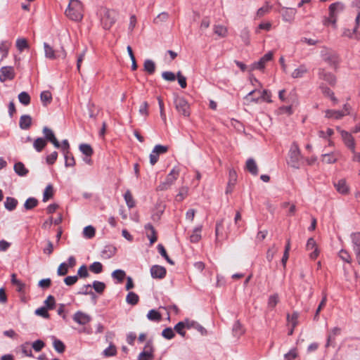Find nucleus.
Here are the masks:
<instances>
[{
  "label": "nucleus",
  "instance_id": "obj_1",
  "mask_svg": "<svg viewBox=\"0 0 360 360\" xmlns=\"http://www.w3.org/2000/svg\"><path fill=\"white\" fill-rule=\"evenodd\" d=\"M65 13L72 20H81L83 18L82 4L78 0H70Z\"/></svg>",
  "mask_w": 360,
  "mask_h": 360
},
{
  "label": "nucleus",
  "instance_id": "obj_2",
  "mask_svg": "<svg viewBox=\"0 0 360 360\" xmlns=\"http://www.w3.org/2000/svg\"><path fill=\"white\" fill-rule=\"evenodd\" d=\"M322 60L326 62L330 67L337 69L340 63V58L338 54L332 49L323 46L320 52Z\"/></svg>",
  "mask_w": 360,
  "mask_h": 360
},
{
  "label": "nucleus",
  "instance_id": "obj_3",
  "mask_svg": "<svg viewBox=\"0 0 360 360\" xmlns=\"http://www.w3.org/2000/svg\"><path fill=\"white\" fill-rule=\"evenodd\" d=\"M116 12L113 10L103 8L101 11V23L105 30H109L116 20Z\"/></svg>",
  "mask_w": 360,
  "mask_h": 360
},
{
  "label": "nucleus",
  "instance_id": "obj_4",
  "mask_svg": "<svg viewBox=\"0 0 360 360\" xmlns=\"http://www.w3.org/2000/svg\"><path fill=\"white\" fill-rule=\"evenodd\" d=\"M271 93L268 90L264 89L260 92L255 89L249 92L245 99L248 102L258 103L262 99L268 103H271Z\"/></svg>",
  "mask_w": 360,
  "mask_h": 360
},
{
  "label": "nucleus",
  "instance_id": "obj_5",
  "mask_svg": "<svg viewBox=\"0 0 360 360\" xmlns=\"http://www.w3.org/2000/svg\"><path fill=\"white\" fill-rule=\"evenodd\" d=\"M302 155L297 143L293 142L289 150L288 164L294 168L298 169L300 166V162L302 159Z\"/></svg>",
  "mask_w": 360,
  "mask_h": 360
},
{
  "label": "nucleus",
  "instance_id": "obj_6",
  "mask_svg": "<svg viewBox=\"0 0 360 360\" xmlns=\"http://www.w3.org/2000/svg\"><path fill=\"white\" fill-rule=\"evenodd\" d=\"M344 8V4L339 1L330 4L329 6V16L326 20L325 23H331L335 25L337 21L338 15L341 13Z\"/></svg>",
  "mask_w": 360,
  "mask_h": 360
},
{
  "label": "nucleus",
  "instance_id": "obj_7",
  "mask_svg": "<svg viewBox=\"0 0 360 360\" xmlns=\"http://www.w3.org/2000/svg\"><path fill=\"white\" fill-rule=\"evenodd\" d=\"M174 105L180 114L185 117L190 115L189 105L184 98L176 96L174 99Z\"/></svg>",
  "mask_w": 360,
  "mask_h": 360
},
{
  "label": "nucleus",
  "instance_id": "obj_8",
  "mask_svg": "<svg viewBox=\"0 0 360 360\" xmlns=\"http://www.w3.org/2000/svg\"><path fill=\"white\" fill-rule=\"evenodd\" d=\"M179 174V173L177 169L174 168L172 169L167 176L165 180L159 185L158 189L160 191L167 190L177 179Z\"/></svg>",
  "mask_w": 360,
  "mask_h": 360
},
{
  "label": "nucleus",
  "instance_id": "obj_9",
  "mask_svg": "<svg viewBox=\"0 0 360 360\" xmlns=\"http://www.w3.org/2000/svg\"><path fill=\"white\" fill-rule=\"evenodd\" d=\"M317 74L320 79L326 81L331 86H334L335 84V76L331 72L327 71L326 69L322 68H319Z\"/></svg>",
  "mask_w": 360,
  "mask_h": 360
},
{
  "label": "nucleus",
  "instance_id": "obj_10",
  "mask_svg": "<svg viewBox=\"0 0 360 360\" xmlns=\"http://www.w3.org/2000/svg\"><path fill=\"white\" fill-rule=\"evenodd\" d=\"M42 132L44 136V139L46 140V142L49 141L54 146V147H56V148H60V143L56 139L55 134L52 129H51L48 127H44L43 128Z\"/></svg>",
  "mask_w": 360,
  "mask_h": 360
},
{
  "label": "nucleus",
  "instance_id": "obj_11",
  "mask_svg": "<svg viewBox=\"0 0 360 360\" xmlns=\"http://www.w3.org/2000/svg\"><path fill=\"white\" fill-rule=\"evenodd\" d=\"M351 239L353 250L356 255L358 264H360V232L352 233Z\"/></svg>",
  "mask_w": 360,
  "mask_h": 360
},
{
  "label": "nucleus",
  "instance_id": "obj_12",
  "mask_svg": "<svg viewBox=\"0 0 360 360\" xmlns=\"http://www.w3.org/2000/svg\"><path fill=\"white\" fill-rule=\"evenodd\" d=\"M340 134L345 146L349 148L352 153H354L356 144L354 137L350 133L344 130H342Z\"/></svg>",
  "mask_w": 360,
  "mask_h": 360
},
{
  "label": "nucleus",
  "instance_id": "obj_13",
  "mask_svg": "<svg viewBox=\"0 0 360 360\" xmlns=\"http://www.w3.org/2000/svg\"><path fill=\"white\" fill-rule=\"evenodd\" d=\"M150 275L153 278L162 279L166 276V269L160 265H153L150 268Z\"/></svg>",
  "mask_w": 360,
  "mask_h": 360
},
{
  "label": "nucleus",
  "instance_id": "obj_14",
  "mask_svg": "<svg viewBox=\"0 0 360 360\" xmlns=\"http://www.w3.org/2000/svg\"><path fill=\"white\" fill-rule=\"evenodd\" d=\"M0 80L4 82L6 79H13L15 74L13 68L11 66L2 67L0 70Z\"/></svg>",
  "mask_w": 360,
  "mask_h": 360
},
{
  "label": "nucleus",
  "instance_id": "obj_15",
  "mask_svg": "<svg viewBox=\"0 0 360 360\" xmlns=\"http://www.w3.org/2000/svg\"><path fill=\"white\" fill-rule=\"evenodd\" d=\"M281 12L283 20L290 22L294 20L297 10L292 8H283Z\"/></svg>",
  "mask_w": 360,
  "mask_h": 360
},
{
  "label": "nucleus",
  "instance_id": "obj_16",
  "mask_svg": "<svg viewBox=\"0 0 360 360\" xmlns=\"http://www.w3.org/2000/svg\"><path fill=\"white\" fill-rule=\"evenodd\" d=\"M73 320L79 325H85L91 321V317L87 314L78 311L74 314Z\"/></svg>",
  "mask_w": 360,
  "mask_h": 360
},
{
  "label": "nucleus",
  "instance_id": "obj_17",
  "mask_svg": "<svg viewBox=\"0 0 360 360\" xmlns=\"http://www.w3.org/2000/svg\"><path fill=\"white\" fill-rule=\"evenodd\" d=\"M272 58H273V53L271 51L266 53L257 62H256L253 64V68L257 69V70L264 69L266 63L271 60Z\"/></svg>",
  "mask_w": 360,
  "mask_h": 360
},
{
  "label": "nucleus",
  "instance_id": "obj_18",
  "mask_svg": "<svg viewBox=\"0 0 360 360\" xmlns=\"http://www.w3.org/2000/svg\"><path fill=\"white\" fill-rule=\"evenodd\" d=\"M145 229L150 244H153L158 239L155 228L151 224L148 223L145 225Z\"/></svg>",
  "mask_w": 360,
  "mask_h": 360
},
{
  "label": "nucleus",
  "instance_id": "obj_19",
  "mask_svg": "<svg viewBox=\"0 0 360 360\" xmlns=\"http://www.w3.org/2000/svg\"><path fill=\"white\" fill-rule=\"evenodd\" d=\"M336 190L341 194L345 195L349 193V186L347 184L345 179H340L334 183Z\"/></svg>",
  "mask_w": 360,
  "mask_h": 360
},
{
  "label": "nucleus",
  "instance_id": "obj_20",
  "mask_svg": "<svg viewBox=\"0 0 360 360\" xmlns=\"http://www.w3.org/2000/svg\"><path fill=\"white\" fill-rule=\"evenodd\" d=\"M340 328L338 327L333 328L328 334L327 341L326 344V347H328L330 345H333V343L335 341V338L336 335H338L340 333Z\"/></svg>",
  "mask_w": 360,
  "mask_h": 360
},
{
  "label": "nucleus",
  "instance_id": "obj_21",
  "mask_svg": "<svg viewBox=\"0 0 360 360\" xmlns=\"http://www.w3.org/2000/svg\"><path fill=\"white\" fill-rule=\"evenodd\" d=\"M194 328L200 333L201 335H206L207 330L206 329L199 324L198 322L194 321H190L187 319V329Z\"/></svg>",
  "mask_w": 360,
  "mask_h": 360
},
{
  "label": "nucleus",
  "instance_id": "obj_22",
  "mask_svg": "<svg viewBox=\"0 0 360 360\" xmlns=\"http://www.w3.org/2000/svg\"><path fill=\"white\" fill-rule=\"evenodd\" d=\"M32 124V117L28 115H22L20 118L19 126L22 129H28Z\"/></svg>",
  "mask_w": 360,
  "mask_h": 360
},
{
  "label": "nucleus",
  "instance_id": "obj_23",
  "mask_svg": "<svg viewBox=\"0 0 360 360\" xmlns=\"http://www.w3.org/2000/svg\"><path fill=\"white\" fill-rule=\"evenodd\" d=\"M13 169L15 172L20 176H25L29 172L25 165L21 162H16L14 165Z\"/></svg>",
  "mask_w": 360,
  "mask_h": 360
},
{
  "label": "nucleus",
  "instance_id": "obj_24",
  "mask_svg": "<svg viewBox=\"0 0 360 360\" xmlns=\"http://www.w3.org/2000/svg\"><path fill=\"white\" fill-rule=\"evenodd\" d=\"M246 169L247 170L250 172L252 175H257L258 174V168L257 165L252 158H249L246 162Z\"/></svg>",
  "mask_w": 360,
  "mask_h": 360
},
{
  "label": "nucleus",
  "instance_id": "obj_25",
  "mask_svg": "<svg viewBox=\"0 0 360 360\" xmlns=\"http://www.w3.org/2000/svg\"><path fill=\"white\" fill-rule=\"evenodd\" d=\"M213 30L214 34L222 38L226 37L228 34L227 27L221 25H214Z\"/></svg>",
  "mask_w": 360,
  "mask_h": 360
},
{
  "label": "nucleus",
  "instance_id": "obj_26",
  "mask_svg": "<svg viewBox=\"0 0 360 360\" xmlns=\"http://www.w3.org/2000/svg\"><path fill=\"white\" fill-rule=\"evenodd\" d=\"M325 113L326 117L334 118L337 120L340 119L345 115V113H344L342 111L335 110H326Z\"/></svg>",
  "mask_w": 360,
  "mask_h": 360
},
{
  "label": "nucleus",
  "instance_id": "obj_27",
  "mask_svg": "<svg viewBox=\"0 0 360 360\" xmlns=\"http://www.w3.org/2000/svg\"><path fill=\"white\" fill-rule=\"evenodd\" d=\"M18 200L12 197H7L4 202V207L8 211H13L16 208Z\"/></svg>",
  "mask_w": 360,
  "mask_h": 360
},
{
  "label": "nucleus",
  "instance_id": "obj_28",
  "mask_svg": "<svg viewBox=\"0 0 360 360\" xmlns=\"http://www.w3.org/2000/svg\"><path fill=\"white\" fill-rule=\"evenodd\" d=\"M155 63L150 59H146L143 63L144 70L149 75H153L155 71Z\"/></svg>",
  "mask_w": 360,
  "mask_h": 360
},
{
  "label": "nucleus",
  "instance_id": "obj_29",
  "mask_svg": "<svg viewBox=\"0 0 360 360\" xmlns=\"http://www.w3.org/2000/svg\"><path fill=\"white\" fill-rule=\"evenodd\" d=\"M185 328H187V319L177 323L174 327V330L182 337H184L186 335V332L184 331Z\"/></svg>",
  "mask_w": 360,
  "mask_h": 360
},
{
  "label": "nucleus",
  "instance_id": "obj_30",
  "mask_svg": "<svg viewBox=\"0 0 360 360\" xmlns=\"http://www.w3.org/2000/svg\"><path fill=\"white\" fill-rule=\"evenodd\" d=\"M46 141L44 138L39 137L34 141L33 147L39 153L46 147Z\"/></svg>",
  "mask_w": 360,
  "mask_h": 360
},
{
  "label": "nucleus",
  "instance_id": "obj_31",
  "mask_svg": "<svg viewBox=\"0 0 360 360\" xmlns=\"http://www.w3.org/2000/svg\"><path fill=\"white\" fill-rule=\"evenodd\" d=\"M307 67L304 65H301L292 72L291 76L293 78H300L307 73Z\"/></svg>",
  "mask_w": 360,
  "mask_h": 360
},
{
  "label": "nucleus",
  "instance_id": "obj_32",
  "mask_svg": "<svg viewBox=\"0 0 360 360\" xmlns=\"http://www.w3.org/2000/svg\"><path fill=\"white\" fill-rule=\"evenodd\" d=\"M338 160L337 155L335 153L322 155V162L326 164H333Z\"/></svg>",
  "mask_w": 360,
  "mask_h": 360
},
{
  "label": "nucleus",
  "instance_id": "obj_33",
  "mask_svg": "<svg viewBox=\"0 0 360 360\" xmlns=\"http://www.w3.org/2000/svg\"><path fill=\"white\" fill-rule=\"evenodd\" d=\"M41 101L43 105L46 106L52 101V95L49 91H44L40 95Z\"/></svg>",
  "mask_w": 360,
  "mask_h": 360
},
{
  "label": "nucleus",
  "instance_id": "obj_34",
  "mask_svg": "<svg viewBox=\"0 0 360 360\" xmlns=\"http://www.w3.org/2000/svg\"><path fill=\"white\" fill-rule=\"evenodd\" d=\"M44 49L46 58L52 60L56 58L55 51L48 43H44Z\"/></svg>",
  "mask_w": 360,
  "mask_h": 360
},
{
  "label": "nucleus",
  "instance_id": "obj_35",
  "mask_svg": "<svg viewBox=\"0 0 360 360\" xmlns=\"http://www.w3.org/2000/svg\"><path fill=\"white\" fill-rule=\"evenodd\" d=\"M147 318L152 321H160L162 319L161 314L155 309L150 310L147 314Z\"/></svg>",
  "mask_w": 360,
  "mask_h": 360
},
{
  "label": "nucleus",
  "instance_id": "obj_36",
  "mask_svg": "<svg viewBox=\"0 0 360 360\" xmlns=\"http://www.w3.org/2000/svg\"><path fill=\"white\" fill-rule=\"evenodd\" d=\"M139 301V297L134 292H129L126 297V302L131 305H136Z\"/></svg>",
  "mask_w": 360,
  "mask_h": 360
},
{
  "label": "nucleus",
  "instance_id": "obj_37",
  "mask_svg": "<svg viewBox=\"0 0 360 360\" xmlns=\"http://www.w3.org/2000/svg\"><path fill=\"white\" fill-rule=\"evenodd\" d=\"M79 150L87 158H90L93 154V149L89 144L82 143L79 145Z\"/></svg>",
  "mask_w": 360,
  "mask_h": 360
},
{
  "label": "nucleus",
  "instance_id": "obj_38",
  "mask_svg": "<svg viewBox=\"0 0 360 360\" xmlns=\"http://www.w3.org/2000/svg\"><path fill=\"white\" fill-rule=\"evenodd\" d=\"M11 283L16 286L18 292H22L25 288V284L16 278V275L13 274L11 275Z\"/></svg>",
  "mask_w": 360,
  "mask_h": 360
},
{
  "label": "nucleus",
  "instance_id": "obj_39",
  "mask_svg": "<svg viewBox=\"0 0 360 360\" xmlns=\"http://www.w3.org/2000/svg\"><path fill=\"white\" fill-rule=\"evenodd\" d=\"M202 227L198 226L196 227L193 233L190 236V240L192 243H197L198 242L201 238L200 231H201Z\"/></svg>",
  "mask_w": 360,
  "mask_h": 360
},
{
  "label": "nucleus",
  "instance_id": "obj_40",
  "mask_svg": "<svg viewBox=\"0 0 360 360\" xmlns=\"http://www.w3.org/2000/svg\"><path fill=\"white\" fill-rule=\"evenodd\" d=\"M95 229L92 226L89 225L84 227L83 230V236L84 238L90 239L95 236Z\"/></svg>",
  "mask_w": 360,
  "mask_h": 360
},
{
  "label": "nucleus",
  "instance_id": "obj_41",
  "mask_svg": "<svg viewBox=\"0 0 360 360\" xmlns=\"http://www.w3.org/2000/svg\"><path fill=\"white\" fill-rule=\"evenodd\" d=\"M89 271L94 274H100L103 271V265L99 262H94L89 266Z\"/></svg>",
  "mask_w": 360,
  "mask_h": 360
},
{
  "label": "nucleus",
  "instance_id": "obj_42",
  "mask_svg": "<svg viewBox=\"0 0 360 360\" xmlns=\"http://www.w3.org/2000/svg\"><path fill=\"white\" fill-rule=\"evenodd\" d=\"M125 276H126L125 271L123 270H121V269H117L112 273V277L114 279L117 280V281L119 283L122 282L123 280L124 279Z\"/></svg>",
  "mask_w": 360,
  "mask_h": 360
},
{
  "label": "nucleus",
  "instance_id": "obj_43",
  "mask_svg": "<svg viewBox=\"0 0 360 360\" xmlns=\"http://www.w3.org/2000/svg\"><path fill=\"white\" fill-rule=\"evenodd\" d=\"M63 154L65 167H73L75 165V160L72 154L70 151Z\"/></svg>",
  "mask_w": 360,
  "mask_h": 360
},
{
  "label": "nucleus",
  "instance_id": "obj_44",
  "mask_svg": "<svg viewBox=\"0 0 360 360\" xmlns=\"http://www.w3.org/2000/svg\"><path fill=\"white\" fill-rule=\"evenodd\" d=\"M38 204V200L34 198H29L26 200L24 207L25 210H30L34 208Z\"/></svg>",
  "mask_w": 360,
  "mask_h": 360
},
{
  "label": "nucleus",
  "instance_id": "obj_45",
  "mask_svg": "<svg viewBox=\"0 0 360 360\" xmlns=\"http://www.w3.org/2000/svg\"><path fill=\"white\" fill-rule=\"evenodd\" d=\"M44 308H47L48 310L53 309L56 306L55 298L53 295H49L46 300L44 301Z\"/></svg>",
  "mask_w": 360,
  "mask_h": 360
},
{
  "label": "nucleus",
  "instance_id": "obj_46",
  "mask_svg": "<svg viewBox=\"0 0 360 360\" xmlns=\"http://www.w3.org/2000/svg\"><path fill=\"white\" fill-rule=\"evenodd\" d=\"M229 188L234 187L237 181V173L234 169H230L229 173Z\"/></svg>",
  "mask_w": 360,
  "mask_h": 360
},
{
  "label": "nucleus",
  "instance_id": "obj_47",
  "mask_svg": "<svg viewBox=\"0 0 360 360\" xmlns=\"http://www.w3.org/2000/svg\"><path fill=\"white\" fill-rule=\"evenodd\" d=\"M18 100L20 103H21L24 105H27L30 103V96L25 91H22L19 94Z\"/></svg>",
  "mask_w": 360,
  "mask_h": 360
},
{
  "label": "nucleus",
  "instance_id": "obj_48",
  "mask_svg": "<svg viewBox=\"0 0 360 360\" xmlns=\"http://www.w3.org/2000/svg\"><path fill=\"white\" fill-rule=\"evenodd\" d=\"M91 288H93L96 292L101 294L104 291L105 284L101 281H94L92 283Z\"/></svg>",
  "mask_w": 360,
  "mask_h": 360
},
{
  "label": "nucleus",
  "instance_id": "obj_49",
  "mask_svg": "<svg viewBox=\"0 0 360 360\" xmlns=\"http://www.w3.org/2000/svg\"><path fill=\"white\" fill-rule=\"evenodd\" d=\"M233 333L234 335L237 337L241 336L244 333L243 326L238 321H236L233 324Z\"/></svg>",
  "mask_w": 360,
  "mask_h": 360
},
{
  "label": "nucleus",
  "instance_id": "obj_50",
  "mask_svg": "<svg viewBox=\"0 0 360 360\" xmlns=\"http://www.w3.org/2000/svg\"><path fill=\"white\" fill-rule=\"evenodd\" d=\"M124 200L126 201V203L127 206L129 208H132L135 206V201L133 198V196L130 192V191H127L124 195Z\"/></svg>",
  "mask_w": 360,
  "mask_h": 360
},
{
  "label": "nucleus",
  "instance_id": "obj_51",
  "mask_svg": "<svg viewBox=\"0 0 360 360\" xmlns=\"http://www.w3.org/2000/svg\"><path fill=\"white\" fill-rule=\"evenodd\" d=\"M53 186L51 184H49L46 187V188L44 190V195H43V201L46 202L50 198H51L53 197Z\"/></svg>",
  "mask_w": 360,
  "mask_h": 360
},
{
  "label": "nucleus",
  "instance_id": "obj_52",
  "mask_svg": "<svg viewBox=\"0 0 360 360\" xmlns=\"http://www.w3.org/2000/svg\"><path fill=\"white\" fill-rule=\"evenodd\" d=\"M158 252L162 256L168 263L174 264V262L169 257L165 247L162 244L158 245Z\"/></svg>",
  "mask_w": 360,
  "mask_h": 360
},
{
  "label": "nucleus",
  "instance_id": "obj_53",
  "mask_svg": "<svg viewBox=\"0 0 360 360\" xmlns=\"http://www.w3.org/2000/svg\"><path fill=\"white\" fill-rule=\"evenodd\" d=\"M298 317L299 314L296 311H294L291 315L288 314L287 320L292 325V328H295L298 323Z\"/></svg>",
  "mask_w": 360,
  "mask_h": 360
},
{
  "label": "nucleus",
  "instance_id": "obj_54",
  "mask_svg": "<svg viewBox=\"0 0 360 360\" xmlns=\"http://www.w3.org/2000/svg\"><path fill=\"white\" fill-rule=\"evenodd\" d=\"M53 345L55 350L58 353H63L65 349L64 343L60 340L55 339L53 342Z\"/></svg>",
  "mask_w": 360,
  "mask_h": 360
},
{
  "label": "nucleus",
  "instance_id": "obj_55",
  "mask_svg": "<svg viewBox=\"0 0 360 360\" xmlns=\"http://www.w3.org/2000/svg\"><path fill=\"white\" fill-rule=\"evenodd\" d=\"M103 354L106 357L113 356L117 354V349L114 345L110 344L108 347L103 350Z\"/></svg>",
  "mask_w": 360,
  "mask_h": 360
},
{
  "label": "nucleus",
  "instance_id": "obj_56",
  "mask_svg": "<svg viewBox=\"0 0 360 360\" xmlns=\"http://www.w3.org/2000/svg\"><path fill=\"white\" fill-rule=\"evenodd\" d=\"M91 285L90 284L84 285L81 288V290L79 292V294L90 295H91V297L94 300H96V295H95L94 292L91 290Z\"/></svg>",
  "mask_w": 360,
  "mask_h": 360
},
{
  "label": "nucleus",
  "instance_id": "obj_57",
  "mask_svg": "<svg viewBox=\"0 0 360 360\" xmlns=\"http://www.w3.org/2000/svg\"><path fill=\"white\" fill-rule=\"evenodd\" d=\"M278 302V295L274 294L269 296L268 300V307L273 309Z\"/></svg>",
  "mask_w": 360,
  "mask_h": 360
},
{
  "label": "nucleus",
  "instance_id": "obj_58",
  "mask_svg": "<svg viewBox=\"0 0 360 360\" xmlns=\"http://www.w3.org/2000/svg\"><path fill=\"white\" fill-rule=\"evenodd\" d=\"M115 250L116 249L114 247L106 246L102 252V255L106 258H110L115 255Z\"/></svg>",
  "mask_w": 360,
  "mask_h": 360
},
{
  "label": "nucleus",
  "instance_id": "obj_59",
  "mask_svg": "<svg viewBox=\"0 0 360 360\" xmlns=\"http://www.w3.org/2000/svg\"><path fill=\"white\" fill-rule=\"evenodd\" d=\"M16 47L20 51H22L28 47L27 41L24 38H18L16 40Z\"/></svg>",
  "mask_w": 360,
  "mask_h": 360
},
{
  "label": "nucleus",
  "instance_id": "obj_60",
  "mask_svg": "<svg viewBox=\"0 0 360 360\" xmlns=\"http://www.w3.org/2000/svg\"><path fill=\"white\" fill-rule=\"evenodd\" d=\"M162 335L167 340H171L175 336V333L174 329L168 327L162 330Z\"/></svg>",
  "mask_w": 360,
  "mask_h": 360
},
{
  "label": "nucleus",
  "instance_id": "obj_61",
  "mask_svg": "<svg viewBox=\"0 0 360 360\" xmlns=\"http://www.w3.org/2000/svg\"><path fill=\"white\" fill-rule=\"evenodd\" d=\"M243 41L248 45L250 44V32L247 28H244L241 30L240 34Z\"/></svg>",
  "mask_w": 360,
  "mask_h": 360
},
{
  "label": "nucleus",
  "instance_id": "obj_62",
  "mask_svg": "<svg viewBox=\"0 0 360 360\" xmlns=\"http://www.w3.org/2000/svg\"><path fill=\"white\" fill-rule=\"evenodd\" d=\"M77 276L79 278H87L89 276L88 269L86 265L83 264L79 268Z\"/></svg>",
  "mask_w": 360,
  "mask_h": 360
},
{
  "label": "nucleus",
  "instance_id": "obj_63",
  "mask_svg": "<svg viewBox=\"0 0 360 360\" xmlns=\"http://www.w3.org/2000/svg\"><path fill=\"white\" fill-rule=\"evenodd\" d=\"M35 314L44 319H49L50 316L47 308H44V307L37 309L35 310Z\"/></svg>",
  "mask_w": 360,
  "mask_h": 360
},
{
  "label": "nucleus",
  "instance_id": "obj_64",
  "mask_svg": "<svg viewBox=\"0 0 360 360\" xmlns=\"http://www.w3.org/2000/svg\"><path fill=\"white\" fill-rule=\"evenodd\" d=\"M342 35L349 38L354 37L356 39H360V34H356V32H354V29L352 30L349 29H345Z\"/></svg>",
  "mask_w": 360,
  "mask_h": 360
}]
</instances>
